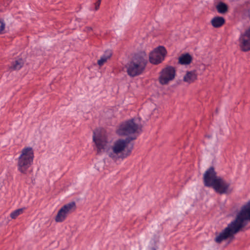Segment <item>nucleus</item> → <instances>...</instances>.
Wrapping results in <instances>:
<instances>
[{
	"label": "nucleus",
	"instance_id": "nucleus-21",
	"mask_svg": "<svg viewBox=\"0 0 250 250\" xmlns=\"http://www.w3.org/2000/svg\"><path fill=\"white\" fill-rule=\"evenodd\" d=\"M149 250H156L155 248L152 247V248H150V249Z\"/></svg>",
	"mask_w": 250,
	"mask_h": 250
},
{
	"label": "nucleus",
	"instance_id": "nucleus-17",
	"mask_svg": "<svg viewBox=\"0 0 250 250\" xmlns=\"http://www.w3.org/2000/svg\"><path fill=\"white\" fill-rule=\"evenodd\" d=\"M228 6L226 4L223 2H219L216 6V9L217 11L221 14H224L228 11Z\"/></svg>",
	"mask_w": 250,
	"mask_h": 250
},
{
	"label": "nucleus",
	"instance_id": "nucleus-7",
	"mask_svg": "<svg viewBox=\"0 0 250 250\" xmlns=\"http://www.w3.org/2000/svg\"><path fill=\"white\" fill-rule=\"evenodd\" d=\"M176 76V70L171 66H168L163 68L160 72L159 82L162 85L167 84L173 81Z\"/></svg>",
	"mask_w": 250,
	"mask_h": 250
},
{
	"label": "nucleus",
	"instance_id": "nucleus-14",
	"mask_svg": "<svg viewBox=\"0 0 250 250\" xmlns=\"http://www.w3.org/2000/svg\"><path fill=\"white\" fill-rule=\"evenodd\" d=\"M24 62L22 59H18L14 61L9 67L11 70H18L23 65Z\"/></svg>",
	"mask_w": 250,
	"mask_h": 250
},
{
	"label": "nucleus",
	"instance_id": "nucleus-5",
	"mask_svg": "<svg viewBox=\"0 0 250 250\" xmlns=\"http://www.w3.org/2000/svg\"><path fill=\"white\" fill-rule=\"evenodd\" d=\"M141 131V126L134 119L129 120L120 124L116 133L120 136L134 135Z\"/></svg>",
	"mask_w": 250,
	"mask_h": 250
},
{
	"label": "nucleus",
	"instance_id": "nucleus-2",
	"mask_svg": "<svg viewBox=\"0 0 250 250\" xmlns=\"http://www.w3.org/2000/svg\"><path fill=\"white\" fill-rule=\"evenodd\" d=\"M250 221V201L243 206L235 220L229 223L215 239L217 243H220L227 239L233 237L240 229L246 225V221Z\"/></svg>",
	"mask_w": 250,
	"mask_h": 250
},
{
	"label": "nucleus",
	"instance_id": "nucleus-1",
	"mask_svg": "<svg viewBox=\"0 0 250 250\" xmlns=\"http://www.w3.org/2000/svg\"><path fill=\"white\" fill-rule=\"evenodd\" d=\"M136 138V137L134 136L125 139H118L107 149L108 146V141L104 130L97 129L93 132V140L96 146L97 152L100 153L106 150L107 155L114 161L119 159L123 160L130 155L132 146L128 148L127 146L130 141L135 140Z\"/></svg>",
	"mask_w": 250,
	"mask_h": 250
},
{
	"label": "nucleus",
	"instance_id": "nucleus-3",
	"mask_svg": "<svg viewBox=\"0 0 250 250\" xmlns=\"http://www.w3.org/2000/svg\"><path fill=\"white\" fill-rule=\"evenodd\" d=\"M147 63V56L145 53L135 55L125 65L127 74L134 77L143 73Z\"/></svg>",
	"mask_w": 250,
	"mask_h": 250
},
{
	"label": "nucleus",
	"instance_id": "nucleus-18",
	"mask_svg": "<svg viewBox=\"0 0 250 250\" xmlns=\"http://www.w3.org/2000/svg\"><path fill=\"white\" fill-rule=\"evenodd\" d=\"M24 208H19L14 210L10 213V217L13 219H15L20 215L23 213Z\"/></svg>",
	"mask_w": 250,
	"mask_h": 250
},
{
	"label": "nucleus",
	"instance_id": "nucleus-4",
	"mask_svg": "<svg viewBox=\"0 0 250 250\" xmlns=\"http://www.w3.org/2000/svg\"><path fill=\"white\" fill-rule=\"evenodd\" d=\"M34 158V152L32 147L23 148L17 159L18 170L21 173L26 174L28 168L32 165Z\"/></svg>",
	"mask_w": 250,
	"mask_h": 250
},
{
	"label": "nucleus",
	"instance_id": "nucleus-16",
	"mask_svg": "<svg viewBox=\"0 0 250 250\" xmlns=\"http://www.w3.org/2000/svg\"><path fill=\"white\" fill-rule=\"evenodd\" d=\"M111 56L112 52L111 51L108 50L105 51L104 54L101 57L100 59L98 61V64L100 66H102L111 58Z\"/></svg>",
	"mask_w": 250,
	"mask_h": 250
},
{
	"label": "nucleus",
	"instance_id": "nucleus-9",
	"mask_svg": "<svg viewBox=\"0 0 250 250\" xmlns=\"http://www.w3.org/2000/svg\"><path fill=\"white\" fill-rule=\"evenodd\" d=\"M211 187L217 192L221 194L229 193L232 190V189L230 188L229 183L226 182L221 177L216 181Z\"/></svg>",
	"mask_w": 250,
	"mask_h": 250
},
{
	"label": "nucleus",
	"instance_id": "nucleus-22",
	"mask_svg": "<svg viewBox=\"0 0 250 250\" xmlns=\"http://www.w3.org/2000/svg\"><path fill=\"white\" fill-rule=\"evenodd\" d=\"M87 29H88V31H90V30H92V28L91 27H88Z\"/></svg>",
	"mask_w": 250,
	"mask_h": 250
},
{
	"label": "nucleus",
	"instance_id": "nucleus-20",
	"mask_svg": "<svg viewBox=\"0 0 250 250\" xmlns=\"http://www.w3.org/2000/svg\"><path fill=\"white\" fill-rule=\"evenodd\" d=\"M101 0H98L95 3V10H97L99 9L101 4Z\"/></svg>",
	"mask_w": 250,
	"mask_h": 250
},
{
	"label": "nucleus",
	"instance_id": "nucleus-15",
	"mask_svg": "<svg viewBox=\"0 0 250 250\" xmlns=\"http://www.w3.org/2000/svg\"><path fill=\"white\" fill-rule=\"evenodd\" d=\"M192 61L191 56L188 53L183 54L179 58V63L181 64L187 65Z\"/></svg>",
	"mask_w": 250,
	"mask_h": 250
},
{
	"label": "nucleus",
	"instance_id": "nucleus-13",
	"mask_svg": "<svg viewBox=\"0 0 250 250\" xmlns=\"http://www.w3.org/2000/svg\"><path fill=\"white\" fill-rule=\"evenodd\" d=\"M211 25L214 28H219L224 24L225 19L222 17H215L210 21Z\"/></svg>",
	"mask_w": 250,
	"mask_h": 250
},
{
	"label": "nucleus",
	"instance_id": "nucleus-6",
	"mask_svg": "<svg viewBox=\"0 0 250 250\" xmlns=\"http://www.w3.org/2000/svg\"><path fill=\"white\" fill-rule=\"evenodd\" d=\"M76 209V203L74 202H69L62 206L58 210L55 221L57 223L64 221L69 214L74 212Z\"/></svg>",
	"mask_w": 250,
	"mask_h": 250
},
{
	"label": "nucleus",
	"instance_id": "nucleus-10",
	"mask_svg": "<svg viewBox=\"0 0 250 250\" xmlns=\"http://www.w3.org/2000/svg\"><path fill=\"white\" fill-rule=\"evenodd\" d=\"M238 41L241 50L245 52L250 50V28L241 34Z\"/></svg>",
	"mask_w": 250,
	"mask_h": 250
},
{
	"label": "nucleus",
	"instance_id": "nucleus-11",
	"mask_svg": "<svg viewBox=\"0 0 250 250\" xmlns=\"http://www.w3.org/2000/svg\"><path fill=\"white\" fill-rule=\"evenodd\" d=\"M220 178L216 176L214 168L210 167L204 174V184L207 187H211Z\"/></svg>",
	"mask_w": 250,
	"mask_h": 250
},
{
	"label": "nucleus",
	"instance_id": "nucleus-12",
	"mask_svg": "<svg viewBox=\"0 0 250 250\" xmlns=\"http://www.w3.org/2000/svg\"><path fill=\"white\" fill-rule=\"evenodd\" d=\"M197 79V74L195 70L187 71L183 77V81L188 83L195 82Z\"/></svg>",
	"mask_w": 250,
	"mask_h": 250
},
{
	"label": "nucleus",
	"instance_id": "nucleus-19",
	"mask_svg": "<svg viewBox=\"0 0 250 250\" xmlns=\"http://www.w3.org/2000/svg\"><path fill=\"white\" fill-rule=\"evenodd\" d=\"M5 24L3 20H0V33H2L5 28Z\"/></svg>",
	"mask_w": 250,
	"mask_h": 250
},
{
	"label": "nucleus",
	"instance_id": "nucleus-8",
	"mask_svg": "<svg viewBox=\"0 0 250 250\" xmlns=\"http://www.w3.org/2000/svg\"><path fill=\"white\" fill-rule=\"evenodd\" d=\"M167 51L163 46H159L154 49L149 54V62L153 64L160 63L166 56Z\"/></svg>",
	"mask_w": 250,
	"mask_h": 250
}]
</instances>
